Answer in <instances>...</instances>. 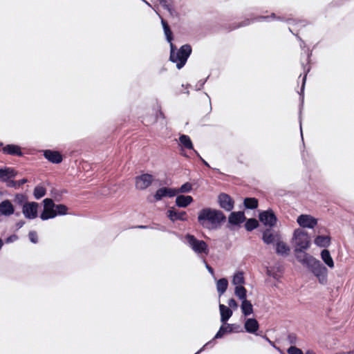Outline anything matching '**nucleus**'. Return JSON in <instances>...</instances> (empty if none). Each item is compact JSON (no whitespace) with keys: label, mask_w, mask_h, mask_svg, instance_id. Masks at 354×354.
<instances>
[{"label":"nucleus","mask_w":354,"mask_h":354,"mask_svg":"<svg viewBox=\"0 0 354 354\" xmlns=\"http://www.w3.org/2000/svg\"><path fill=\"white\" fill-rule=\"evenodd\" d=\"M244 327L245 330L249 333H255L259 327L258 322L253 318L247 319Z\"/></svg>","instance_id":"4be33fe9"},{"label":"nucleus","mask_w":354,"mask_h":354,"mask_svg":"<svg viewBox=\"0 0 354 354\" xmlns=\"http://www.w3.org/2000/svg\"><path fill=\"white\" fill-rule=\"evenodd\" d=\"M138 227H139V228H147V227H148V226H146V225H140V226H138Z\"/></svg>","instance_id":"bf43d9fd"},{"label":"nucleus","mask_w":354,"mask_h":354,"mask_svg":"<svg viewBox=\"0 0 354 354\" xmlns=\"http://www.w3.org/2000/svg\"><path fill=\"white\" fill-rule=\"evenodd\" d=\"M310 55H311L310 53L308 54V59H309Z\"/></svg>","instance_id":"680f3d73"},{"label":"nucleus","mask_w":354,"mask_h":354,"mask_svg":"<svg viewBox=\"0 0 354 354\" xmlns=\"http://www.w3.org/2000/svg\"><path fill=\"white\" fill-rule=\"evenodd\" d=\"M24 224H25V221H24L21 220V221H18V222L16 223V225H15L16 228H17V230H19V229L21 228V227L24 225Z\"/></svg>","instance_id":"603ef678"},{"label":"nucleus","mask_w":354,"mask_h":354,"mask_svg":"<svg viewBox=\"0 0 354 354\" xmlns=\"http://www.w3.org/2000/svg\"><path fill=\"white\" fill-rule=\"evenodd\" d=\"M167 216L171 221L187 220V214L185 212H178L174 208H171L167 211Z\"/></svg>","instance_id":"6ab92c4d"},{"label":"nucleus","mask_w":354,"mask_h":354,"mask_svg":"<svg viewBox=\"0 0 354 354\" xmlns=\"http://www.w3.org/2000/svg\"><path fill=\"white\" fill-rule=\"evenodd\" d=\"M17 172L16 171L11 167H5L3 169H0V180L2 182H6L7 184L8 181L16 176Z\"/></svg>","instance_id":"2eb2a0df"},{"label":"nucleus","mask_w":354,"mask_h":354,"mask_svg":"<svg viewBox=\"0 0 354 354\" xmlns=\"http://www.w3.org/2000/svg\"><path fill=\"white\" fill-rule=\"evenodd\" d=\"M1 151L4 154L11 155V156H22L23 153L21 151V147L16 145H7L4 146L1 149Z\"/></svg>","instance_id":"dca6fc26"},{"label":"nucleus","mask_w":354,"mask_h":354,"mask_svg":"<svg viewBox=\"0 0 354 354\" xmlns=\"http://www.w3.org/2000/svg\"><path fill=\"white\" fill-rule=\"evenodd\" d=\"M30 241L33 243H37L38 241L37 232L35 231H30L28 234Z\"/></svg>","instance_id":"a19ab883"},{"label":"nucleus","mask_w":354,"mask_h":354,"mask_svg":"<svg viewBox=\"0 0 354 354\" xmlns=\"http://www.w3.org/2000/svg\"><path fill=\"white\" fill-rule=\"evenodd\" d=\"M245 220L244 213L243 212H232L228 217V221L232 225H239L243 223Z\"/></svg>","instance_id":"aec40b11"},{"label":"nucleus","mask_w":354,"mask_h":354,"mask_svg":"<svg viewBox=\"0 0 354 354\" xmlns=\"http://www.w3.org/2000/svg\"><path fill=\"white\" fill-rule=\"evenodd\" d=\"M244 283V277L243 274L241 272H239L234 274L233 279H232V283L237 286H242V284Z\"/></svg>","instance_id":"c9c22d12"},{"label":"nucleus","mask_w":354,"mask_h":354,"mask_svg":"<svg viewBox=\"0 0 354 354\" xmlns=\"http://www.w3.org/2000/svg\"><path fill=\"white\" fill-rule=\"evenodd\" d=\"M308 268L320 283L325 284L327 282L328 270L319 260L315 259Z\"/></svg>","instance_id":"423d86ee"},{"label":"nucleus","mask_w":354,"mask_h":354,"mask_svg":"<svg viewBox=\"0 0 354 354\" xmlns=\"http://www.w3.org/2000/svg\"><path fill=\"white\" fill-rule=\"evenodd\" d=\"M278 19H279V20H283V18H281V17H278Z\"/></svg>","instance_id":"0e129e2a"},{"label":"nucleus","mask_w":354,"mask_h":354,"mask_svg":"<svg viewBox=\"0 0 354 354\" xmlns=\"http://www.w3.org/2000/svg\"><path fill=\"white\" fill-rule=\"evenodd\" d=\"M300 129H301V137L303 138V133H302L301 124H300Z\"/></svg>","instance_id":"052dcab7"},{"label":"nucleus","mask_w":354,"mask_h":354,"mask_svg":"<svg viewBox=\"0 0 354 354\" xmlns=\"http://www.w3.org/2000/svg\"><path fill=\"white\" fill-rule=\"evenodd\" d=\"M234 294L241 301L247 299V290L243 286H235Z\"/></svg>","instance_id":"7c9ffc66"},{"label":"nucleus","mask_w":354,"mask_h":354,"mask_svg":"<svg viewBox=\"0 0 354 354\" xmlns=\"http://www.w3.org/2000/svg\"><path fill=\"white\" fill-rule=\"evenodd\" d=\"M290 252L289 246L283 241H277L276 243V252L281 256H286Z\"/></svg>","instance_id":"a878e982"},{"label":"nucleus","mask_w":354,"mask_h":354,"mask_svg":"<svg viewBox=\"0 0 354 354\" xmlns=\"http://www.w3.org/2000/svg\"><path fill=\"white\" fill-rule=\"evenodd\" d=\"M192 51L189 44L183 45L178 50H176L174 44L171 43L169 60L176 64L178 69H180L185 65Z\"/></svg>","instance_id":"7ed1b4c3"},{"label":"nucleus","mask_w":354,"mask_h":354,"mask_svg":"<svg viewBox=\"0 0 354 354\" xmlns=\"http://www.w3.org/2000/svg\"><path fill=\"white\" fill-rule=\"evenodd\" d=\"M219 205L225 211L230 212L234 208V201L226 194H221L218 198Z\"/></svg>","instance_id":"ddd939ff"},{"label":"nucleus","mask_w":354,"mask_h":354,"mask_svg":"<svg viewBox=\"0 0 354 354\" xmlns=\"http://www.w3.org/2000/svg\"><path fill=\"white\" fill-rule=\"evenodd\" d=\"M225 219V216L221 210L210 207L203 208L198 214V223L209 230L218 229Z\"/></svg>","instance_id":"f257e3e1"},{"label":"nucleus","mask_w":354,"mask_h":354,"mask_svg":"<svg viewBox=\"0 0 354 354\" xmlns=\"http://www.w3.org/2000/svg\"><path fill=\"white\" fill-rule=\"evenodd\" d=\"M274 235L271 232L270 230H266L263 233V241L266 244L272 243L274 241Z\"/></svg>","instance_id":"72a5a7b5"},{"label":"nucleus","mask_w":354,"mask_h":354,"mask_svg":"<svg viewBox=\"0 0 354 354\" xmlns=\"http://www.w3.org/2000/svg\"><path fill=\"white\" fill-rule=\"evenodd\" d=\"M259 220L265 225H268L270 227H274L277 221V216L272 210L268 209L263 211L259 214Z\"/></svg>","instance_id":"1a4fd4ad"},{"label":"nucleus","mask_w":354,"mask_h":354,"mask_svg":"<svg viewBox=\"0 0 354 354\" xmlns=\"http://www.w3.org/2000/svg\"><path fill=\"white\" fill-rule=\"evenodd\" d=\"M321 258L324 263L330 269L334 268L335 264L330 252L324 249L321 252Z\"/></svg>","instance_id":"b1692460"},{"label":"nucleus","mask_w":354,"mask_h":354,"mask_svg":"<svg viewBox=\"0 0 354 354\" xmlns=\"http://www.w3.org/2000/svg\"><path fill=\"white\" fill-rule=\"evenodd\" d=\"M244 205L248 209H255L258 206V201L254 198H246L244 200Z\"/></svg>","instance_id":"f704fd0d"},{"label":"nucleus","mask_w":354,"mask_h":354,"mask_svg":"<svg viewBox=\"0 0 354 354\" xmlns=\"http://www.w3.org/2000/svg\"><path fill=\"white\" fill-rule=\"evenodd\" d=\"M153 180V176L151 174H145L140 175L136 178V187L138 189H145L151 185Z\"/></svg>","instance_id":"9b49d317"},{"label":"nucleus","mask_w":354,"mask_h":354,"mask_svg":"<svg viewBox=\"0 0 354 354\" xmlns=\"http://www.w3.org/2000/svg\"><path fill=\"white\" fill-rule=\"evenodd\" d=\"M232 331V325L230 324H223L220 327L218 331L216 333V334L215 335L214 339L212 340V341H209L207 343H206L198 351H197L195 354H199L201 352H202L204 348L207 346L208 345H209L210 344H212V341L214 339H219V338H221L224 336L225 334H226L227 333H230Z\"/></svg>","instance_id":"4468645a"},{"label":"nucleus","mask_w":354,"mask_h":354,"mask_svg":"<svg viewBox=\"0 0 354 354\" xmlns=\"http://www.w3.org/2000/svg\"><path fill=\"white\" fill-rule=\"evenodd\" d=\"M314 242L318 247L327 248L330 244V237L329 236H317Z\"/></svg>","instance_id":"393cba45"},{"label":"nucleus","mask_w":354,"mask_h":354,"mask_svg":"<svg viewBox=\"0 0 354 354\" xmlns=\"http://www.w3.org/2000/svg\"><path fill=\"white\" fill-rule=\"evenodd\" d=\"M44 156L48 161L55 164L60 163L62 161V155L56 151L45 150Z\"/></svg>","instance_id":"f3484780"},{"label":"nucleus","mask_w":354,"mask_h":354,"mask_svg":"<svg viewBox=\"0 0 354 354\" xmlns=\"http://www.w3.org/2000/svg\"><path fill=\"white\" fill-rule=\"evenodd\" d=\"M39 203L37 202H28L22 207V213L24 217L29 220H32L38 216Z\"/></svg>","instance_id":"6e6552de"},{"label":"nucleus","mask_w":354,"mask_h":354,"mask_svg":"<svg viewBox=\"0 0 354 354\" xmlns=\"http://www.w3.org/2000/svg\"><path fill=\"white\" fill-rule=\"evenodd\" d=\"M177 194V191L176 189L169 188V187H161L158 189L154 196H153V199L150 198H148L149 201L151 203L159 201L162 200L165 197L171 198L175 196Z\"/></svg>","instance_id":"0eeeda50"},{"label":"nucleus","mask_w":354,"mask_h":354,"mask_svg":"<svg viewBox=\"0 0 354 354\" xmlns=\"http://www.w3.org/2000/svg\"><path fill=\"white\" fill-rule=\"evenodd\" d=\"M160 115H161V116H162V115H163V114H162V112H160Z\"/></svg>","instance_id":"69168bd1"},{"label":"nucleus","mask_w":354,"mask_h":354,"mask_svg":"<svg viewBox=\"0 0 354 354\" xmlns=\"http://www.w3.org/2000/svg\"><path fill=\"white\" fill-rule=\"evenodd\" d=\"M184 243L201 258L209 254V250L206 242L196 239L192 234H186L184 237Z\"/></svg>","instance_id":"20e7f679"},{"label":"nucleus","mask_w":354,"mask_h":354,"mask_svg":"<svg viewBox=\"0 0 354 354\" xmlns=\"http://www.w3.org/2000/svg\"><path fill=\"white\" fill-rule=\"evenodd\" d=\"M205 82L206 80H201L200 81H198V82L196 84V89L201 90L203 87Z\"/></svg>","instance_id":"de8ad7c7"},{"label":"nucleus","mask_w":354,"mask_h":354,"mask_svg":"<svg viewBox=\"0 0 354 354\" xmlns=\"http://www.w3.org/2000/svg\"><path fill=\"white\" fill-rule=\"evenodd\" d=\"M194 153L199 158L202 162L207 167H209V164L200 156L197 151H194Z\"/></svg>","instance_id":"3c124183"},{"label":"nucleus","mask_w":354,"mask_h":354,"mask_svg":"<svg viewBox=\"0 0 354 354\" xmlns=\"http://www.w3.org/2000/svg\"><path fill=\"white\" fill-rule=\"evenodd\" d=\"M304 72H305V75L303 77V80H302V86H301V93L304 91V86H305V83H306V75H307V73L309 72L310 71V68H308L307 69H306V66H304Z\"/></svg>","instance_id":"c03bdc74"},{"label":"nucleus","mask_w":354,"mask_h":354,"mask_svg":"<svg viewBox=\"0 0 354 354\" xmlns=\"http://www.w3.org/2000/svg\"><path fill=\"white\" fill-rule=\"evenodd\" d=\"M335 354H354V349L352 350V351H347V352H339V353H337Z\"/></svg>","instance_id":"5fc2aeb1"},{"label":"nucleus","mask_w":354,"mask_h":354,"mask_svg":"<svg viewBox=\"0 0 354 354\" xmlns=\"http://www.w3.org/2000/svg\"><path fill=\"white\" fill-rule=\"evenodd\" d=\"M295 257L299 262L306 266V267H308L313 261V260L315 259V257L308 254L304 251L298 252L297 253H295Z\"/></svg>","instance_id":"a211bd4d"},{"label":"nucleus","mask_w":354,"mask_h":354,"mask_svg":"<svg viewBox=\"0 0 354 354\" xmlns=\"http://www.w3.org/2000/svg\"><path fill=\"white\" fill-rule=\"evenodd\" d=\"M44 209L40 214L42 221L54 218L57 216H63L68 214V208L63 204L56 205L51 198H45L43 201Z\"/></svg>","instance_id":"f03ea898"},{"label":"nucleus","mask_w":354,"mask_h":354,"mask_svg":"<svg viewBox=\"0 0 354 354\" xmlns=\"http://www.w3.org/2000/svg\"><path fill=\"white\" fill-rule=\"evenodd\" d=\"M3 242L2 239H0V250L1 249V248L3 247Z\"/></svg>","instance_id":"13d9d810"},{"label":"nucleus","mask_w":354,"mask_h":354,"mask_svg":"<svg viewBox=\"0 0 354 354\" xmlns=\"http://www.w3.org/2000/svg\"><path fill=\"white\" fill-rule=\"evenodd\" d=\"M305 354H316L313 350L308 349L306 351Z\"/></svg>","instance_id":"4d7b16f0"},{"label":"nucleus","mask_w":354,"mask_h":354,"mask_svg":"<svg viewBox=\"0 0 354 354\" xmlns=\"http://www.w3.org/2000/svg\"><path fill=\"white\" fill-rule=\"evenodd\" d=\"M228 287V281L225 278H222L216 281V290L219 295L221 296L227 290Z\"/></svg>","instance_id":"c85d7f7f"},{"label":"nucleus","mask_w":354,"mask_h":354,"mask_svg":"<svg viewBox=\"0 0 354 354\" xmlns=\"http://www.w3.org/2000/svg\"><path fill=\"white\" fill-rule=\"evenodd\" d=\"M14 213L15 207L10 200L6 199L0 203V216L9 217Z\"/></svg>","instance_id":"f8f14e48"},{"label":"nucleus","mask_w":354,"mask_h":354,"mask_svg":"<svg viewBox=\"0 0 354 354\" xmlns=\"http://www.w3.org/2000/svg\"><path fill=\"white\" fill-rule=\"evenodd\" d=\"M257 226L258 222L256 219L254 218L248 219L245 224V229L248 231H252L254 229L257 228Z\"/></svg>","instance_id":"e433bc0d"},{"label":"nucleus","mask_w":354,"mask_h":354,"mask_svg":"<svg viewBox=\"0 0 354 354\" xmlns=\"http://www.w3.org/2000/svg\"><path fill=\"white\" fill-rule=\"evenodd\" d=\"M288 340L291 344H296L297 342V337L295 333H290L288 335Z\"/></svg>","instance_id":"79ce46f5"},{"label":"nucleus","mask_w":354,"mask_h":354,"mask_svg":"<svg viewBox=\"0 0 354 354\" xmlns=\"http://www.w3.org/2000/svg\"><path fill=\"white\" fill-rule=\"evenodd\" d=\"M192 189V185L191 183H185V184H183V185H181V187L178 189H176L177 191V194L178 193H187V192H189Z\"/></svg>","instance_id":"58836bf2"},{"label":"nucleus","mask_w":354,"mask_h":354,"mask_svg":"<svg viewBox=\"0 0 354 354\" xmlns=\"http://www.w3.org/2000/svg\"><path fill=\"white\" fill-rule=\"evenodd\" d=\"M27 182H28V180L26 178H23V179H21L20 180H17V181L10 180V181H8V183L7 184V185L10 187L18 188Z\"/></svg>","instance_id":"4c0bfd02"},{"label":"nucleus","mask_w":354,"mask_h":354,"mask_svg":"<svg viewBox=\"0 0 354 354\" xmlns=\"http://www.w3.org/2000/svg\"><path fill=\"white\" fill-rule=\"evenodd\" d=\"M254 20H250V19H247L246 20H245L243 22H241L239 25L235 26L234 28H239V27H241V26H248V25H249Z\"/></svg>","instance_id":"09e8293b"},{"label":"nucleus","mask_w":354,"mask_h":354,"mask_svg":"<svg viewBox=\"0 0 354 354\" xmlns=\"http://www.w3.org/2000/svg\"><path fill=\"white\" fill-rule=\"evenodd\" d=\"M160 5H161L164 8H165L166 10H167L169 12V13H170L171 15H172V11H173V10H172V9H171V8L170 5L167 3V1L166 0H160Z\"/></svg>","instance_id":"37998d69"},{"label":"nucleus","mask_w":354,"mask_h":354,"mask_svg":"<svg viewBox=\"0 0 354 354\" xmlns=\"http://www.w3.org/2000/svg\"><path fill=\"white\" fill-rule=\"evenodd\" d=\"M46 194V189L41 185H37L34 188L33 196L37 200H39L44 197Z\"/></svg>","instance_id":"2f4dec72"},{"label":"nucleus","mask_w":354,"mask_h":354,"mask_svg":"<svg viewBox=\"0 0 354 354\" xmlns=\"http://www.w3.org/2000/svg\"><path fill=\"white\" fill-rule=\"evenodd\" d=\"M193 201L191 196H178L176 198V204L180 207H186Z\"/></svg>","instance_id":"5701e85b"},{"label":"nucleus","mask_w":354,"mask_h":354,"mask_svg":"<svg viewBox=\"0 0 354 354\" xmlns=\"http://www.w3.org/2000/svg\"><path fill=\"white\" fill-rule=\"evenodd\" d=\"M203 263H205V267L207 269V270L209 271V272L210 274H212V275H214V270L213 268L207 263V261H205V259H204V257L203 258Z\"/></svg>","instance_id":"8fccbe9b"},{"label":"nucleus","mask_w":354,"mask_h":354,"mask_svg":"<svg viewBox=\"0 0 354 354\" xmlns=\"http://www.w3.org/2000/svg\"><path fill=\"white\" fill-rule=\"evenodd\" d=\"M28 202V197L26 194L19 193L15 195L14 203L17 205L21 206L22 207Z\"/></svg>","instance_id":"c756f323"},{"label":"nucleus","mask_w":354,"mask_h":354,"mask_svg":"<svg viewBox=\"0 0 354 354\" xmlns=\"http://www.w3.org/2000/svg\"><path fill=\"white\" fill-rule=\"evenodd\" d=\"M241 308L242 313L245 316H248L253 313L252 304L248 299H245V300H243L241 301Z\"/></svg>","instance_id":"bb28decb"},{"label":"nucleus","mask_w":354,"mask_h":354,"mask_svg":"<svg viewBox=\"0 0 354 354\" xmlns=\"http://www.w3.org/2000/svg\"><path fill=\"white\" fill-rule=\"evenodd\" d=\"M270 18H272V19H275L276 18V16L274 13H272L271 15V16H267V17H259V19H268Z\"/></svg>","instance_id":"864d4df0"},{"label":"nucleus","mask_w":354,"mask_h":354,"mask_svg":"<svg viewBox=\"0 0 354 354\" xmlns=\"http://www.w3.org/2000/svg\"><path fill=\"white\" fill-rule=\"evenodd\" d=\"M227 304H228V306H229L228 308L236 309L237 307H238V304H237L236 301L234 299H229Z\"/></svg>","instance_id":"a18cd8bd"},{"label":"nucleus","mask_w":354,"mask_h":354,"mask_svg":"<svg viewBox=\"0 0 354 354\" xmlns=\"http://www.w3.org/2000/svg\"><path fill=\"white\" fill-rule=\"evenodd\" d=\"M297 223L303 228H314L317 224V220L308 214H301L297 217Z\"/></svg>","instance_id":"9d476101"},{"label":"nucleus","mask_w":354,"mask_h":354,"mask_svg":"<svg viewBox=\"0 0 354 354\" xmlns=\"http://www.w3.org/2000/svg\"><path fill=\"white\" fill-rule=\"evenodd\" d=\"M287 352L288 354H304L303 351L300 348L295 346H291L289 347L287 350Z\"/></svg>","instance_id":"ea45409f"},{"label":"nucleus","mask_w":354,"mask_h":354,"mask_svg":"<svg viewBox=\"0 0 354 354\" xmlns=\"http://www.w3.org/2000/svg\"><path fill=\"white\" fill-rule=\"evenodd\" d=\"M268 272V275H271L270 270H268V272Z\"/></svg>","instance_id":"e2e57ef3"},{"label":"nucleus","mask_w":354,"mask_h":354,"mask_svg":"<svg viewBox=\"0 0 354 354\" xmlns=\"http://www.w3.org/2000/svg\"><path fill=\"white\" fill-rule=\"evenodd\" d=\"M0 146H3V143L0 142Z\"/></svg>","instance_id":"338daca9"},{"label":"nucleus","mask_w":354,"mask_h":354,"mask_svg":"<svg viewBox=\"0 0 354 354\" xmlns=\"http://www.w3.org/2000/svg\"><path fill=\"white\" fill-rule=\"evenodd\" d=\"M161 23L163 27L164 32L166 36L167 41L171 44L172 43V32L167 24V23L164 20L161 19Z\"/></svg>","instance_id":"473e14b6"},{"label":"nucleus","mask_w":354,"mask_h":354,"mask_svg":"<svg viewBox=\"0 0 354 354\" xmlns=\"http://www.w3.org/2000/svg\"><path fill=\"white\" fill-rule=\"evenodd\" d=\"M292 243L295 247V252L304 251L310 247V239L306 232L298 228L294 231Z\"/></svg>","instance_id":"39448f33"},{"label":"nucleus","mask_w":354,"mask_h":354,"mask_svg":"<svg viewBox=\"0 0 354 354\" xmlns=\"http://www.w3.org/2000/svg\"><path fill=\"white\" fill-rule=\"evenodd\" d=\"M17 239H18V236H17V235H15V234H12V235H11V236H8V237L6 239V242L7 243H12V242H14V241H17Z\"/></svg>","instance_id":"49530a36"},{"label":"nucleus","mask_w":354,"mask_h":354,"mask_svg":"<svg viewBox=\"0 0 354 354\" xmlns=\"http://www.w3.org/2000/svg\"><path fill=\"white\" fill-rule=\"evenodd\" d=\"M219 310L221 314V322L225 324L227 321L232 317V310L225 306L224 304H219Z\"/></svg>","instance_id":"412c9836"},{"label":"nucleus","mask_w":354,"mask_h":354,"mask_svg":"<svg viewBox=\"0 0 354 354\" xmlns=\"http://www.w3.org/2000/svg\"><path fill=\"white\" fill-rule=\"evenodd\" d=\"M266 339L269 342V344H270L272 346H274V348H276L277 349L279 350V348L276 347L274 342L270 341L267 337H265Z\"/></svg>","instance_id":"6e6d98bb"},{"label":"nucleus","mask_w":354,"mask_h":354,"mask_svg":"<svg viewBox=\"0 0 354 354\" xmlns=\"http://www.w3.org/2000/svg\"><path fill=\"white\" fill-rule=\"evenodd\" d=\"M180 144L185 149H192L194 152V146L190 138L187 135H181L179 137Z\"/></svg>","instance_id":"cd10ccee"}]
</instances>
